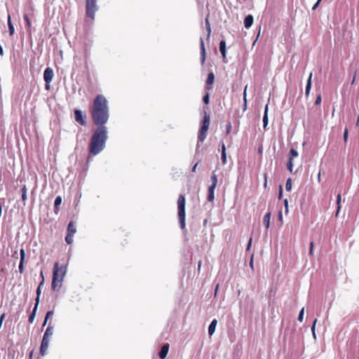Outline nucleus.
Segmentation results:
<instances>
[{"label": "nucleus", "instance_id": "aec40b11", "mask_svg": "<svg viewBox=\"0 0 359 359\" xmlns=\"http://www.w3.org/2000/svg\"><path fill=\"white\" fill-rule=\"evenodd\" d=\"M268 110H269V106L268 104H266L265 106V109H264V116H263V123H264V128L266 129L267 125H268V121H269V119H268Z\"/></svg>", "mask_w": 359, "mask_h": 359}, {"label": "nucleus", "instance_id": "a19ab883", "mask_svg": "<svg viewBox=\"0 0 359 359\" xmlns=\"http://www.w3.org/2000/svg\"><path fill=\"white\" fill-rule=\"evenodd\" d=\"M24 262L20 261L19 264V271L20 273H22L24 272Z\"/></svg>", "mask_w": 359, "mask_h": 359}, {"label": "nucleus", "instance_id": "603ef678", "mask_svg": "<svg viewBox=\"0 0 359 359\" xmlns=\"http://www.w3.org/2000/svg\"><path fill=\"white\" fill-rule=\"evenodd\" d=\"M282 194H283V187L281 185H280V187H279V198H280L282 197Z\"/></svg>", "mask_w": 359, "mask_h": 359}, {"label": "nucleus", "instance_id": "473e14b6", "mask_svg": "<svg viewBox=\"0 0 359 359\" xmlns=\"http://www.w3.org/2000/svg\"><path fill=\"white\" fill-rule=\"evenodd\" d=\"M73 236L74 234L67 233L65 237V241L67 244H72L73 242Z\"/></svg>", "mask_w": 359, "mask_h": 359}, {"label": "nucleus", "instance_id": "a878e982", "mask_svg": "<svg viewBox=\"0 0 359 359\" xmlns=\"http://www.w3.org/2000/svg\"><path fill=\"white\" fill-rule=\"evenodd\" d=\"M53 314H54V311H48L46 313V317H45V320H44V322L43 323V327L46 325V323L48 321V320L52 318Z\"/></svg>", "mask_w": 359, "mask_h": 359}, {"label": "nucleus", "instance_id": "79ce46f5", "mask_svg": "<svg viewBox=\"0 0 359 359\" xmlns=\"http://www.w3.org/2000/svg\"><path fill=\"white\" fill-rule=\"evenodd\" d=\"M41 277V283H39L38 287L41 289V287H42V285H43L44 283V277H43V271H41V274H40Z\"/></svg>", "mask_w": 359, "mask_h": 359}, {"label": "nucleus", "instance_id": "052dcab7", "mask_svg": "<svg viewBox=\"0 0 359 359\" xmlns=\"http://www.w3.org/2000/svg\"><path fill=\"white\" fill-rule=\"evenodd\" d=\"M201 266V261H199L198 264V269H200Z\"/></svg>", "mask_w": 359, "mask_h": 359}, {"label": "nucleus", "instance_id": "8fccbe9b", "mask_svg": "<svg viewBox=\"0 0 359 359\" xmlns=\"http://www.w3.org/2000/svg\"><path fill=\"white\" fill-rule=\"evenodd\" d=\"M21 191H22V194H27V189L26 185H23Z\"/></svg>", "mask_w": 359, "mask_h": 359}, {"label": "nucleus", "instance_id": "0eeeda50", "mask_svg": "<svg viewBox=\"0 0 359 359\" xmlns=\"http://www.w3.org/2000/svg\"><path fill=\"white\" fill-rule=\"evenodd\" d=\"M211 182H212V184L208 187V197H207L208 201L210 202L213 201L215 199L214 193H215V189L217 184V176L215 172H212V175L211 176Z\"/></svg>", "mask_w": 359, "mask_h": 359}, {"label": "nucleus", "instance_id": "58836bf2", "mask_svg": "<svg viewBox=\"0 0 359 359\" xmlns=\"http://www.w3.org/2000/svg\"><path fill=\"white\" fill-rule=\"evenodd\" d=\"M203 102L205 104H208L210 102L209 93H207L206 95L203 97Z\"/></svg>", "mask_w": 359, "mask_h": 359}, {"label": "nucleus", "instance_id": "ddd939ff", "mask_svg": "<svg viewBox=\"0 0 359 359\" xmlns=\"http://www.w3.org/2000/svg\"><path fill=\"white\" fill-rule=\"evenodd\" d=\"M54 328L51 325V322L49 323L48 327L46 328L45 333L43 334V337L45 339H50L51 336L53 334Z\"/></svg>", "mask_w": 359, "mask_h": 359}, {"label": "nucleus", "instance_id": "6e6d98bb", "mask_svg": "<svg viewBox=\"0 0 359 359\" xmlns=\"http://www.w3.org/2000/svg\"><path fill=\"white\" fill-rule=\"evenodd\" d=\"M5 316H6V314L5 313H3L1 316V318H0V323H2L4 318H5Z\"/></svg>", "mask_w": 359, "mask_h": 359}, {"label": "nucleus", "instance_id": "f257e3e1", "mask_svg": "<svg viewBox=\"0 0 359 359\" xmlns=\"http://www.w3.org/2000/svg\"><path fill=\"white\" fill-rule=\"evenodd\" d=\"M89 111L93 123L99 127L104 126L109 120L108 102L103 95H97L93 100Z\"/></svg>", "mask_w": 359, "mask_h": 359}, {"label": "nucleus", "instance_id": "f3484780", "mask_svg": "<svg viewBox=\"0 0 359 359\" xmlns=\"http://www.w3.org/2000/svg\"><path fill=\"white\" fill-rule=\"evenodd\" d=\"M62 197L60 196H58L55 198V202H54V210H55V212L57 214V212L59 211V206L60 205V204L62 203Z\"/></svg>", "mask_w": 359, "mask_h": 359}, {"label": "nucleus", "instance_id": "69168bd1", "mask_svg": "<svg viewBox=\"0 0 359 359\" xmlns=\"http://www.w3.org/2000/svg\"><path fill=\"white\" fill-rule=\"evenodd\" d=\"M318 181H320V172H319V174H318Z\"/></svg>", "mask_w": 359, "mask_h": 359}, {"label": "nucleus", "instance_id": "9b49d317", "mask_svg": "<svg viewBox=\"0 0 359 359\" xmlns=\"http://www.w3.org/2000/svg\"><path fill=\"white\" fill-rule=\"evenodd\" d=\"M168 351H169V344H165L163 345L161 351L158 353L159 358L161 359L165 358L168 355Z\"/></svg>", "mask_w": 359, "mask_h": 359}, {"label": "nucleus", "instance_id": "2eb2a0df", "mask_svg": "<svg viewBox=\"0 0 359 359\" xmlns=\"http://www.w3.org/2000/svg\"><path fill=\"white\" fill-rule=\"evenodd\" d=\"M311 79H312V73H310L309 76L307 80V83L306 86L305 95L306 97H309L311 88Z\"/></svg>", "mask_w": 359, "mask_h": 359}, {"label": "nucleus", "instance_id": "c756f323", "mask_svg": "<svg viewBox=\"0 0 359 359\" xmlns=\"http://www.w3.org/2000/svg\"><path fill=\"white\" fill-rule=\"evenodd\" d=\"M205 26H206V29L208 31V37H209L210 35V33H211V27H210V22L208 20V16L205 19Z\"/></svg>", "mask_w": 359, "mask_h": 359}, {"label": "nucleus", "instance_id": "e2e57ef3", "mask_svg": "<svg viewBox=\"0 0 359 359\" xmlns=\"http://www.w3.org/2000/svg\"><path fill=\"white\" fill-rule=\"evenodd\" d=\"M355 76H356V74H355L353 79V81L351 82L352 84L355 82Z\"/></svg>", "mask_w": 359, "mask_h": 359}, {"label": "nucleus", "instance_id": "0e129e2a", "mask_svg": "<svg viewBox=\"0 0 359 359\" xmlns=\"http://www.w3.org/2000/svg\"><path fill=\"white\" fill-rule=\"evenodd\" d=\"M358 125H359V116H358L357 123H356V126H358Z\"/></svg>", "mask_w": 359, "mask_h": 359}, {"label": "nucleus", "instance_id": "4468645a", "mask_svg": "<svg viewBox=\"0 0 359 359\" xmlns=\"http://www.w3.org/2000/svg\"><path fill=\"white\" fill-rule=\"evenodd\" d=\"M253 23V16L252 15H247L244 19V25L245 28H250Z\"/></svg>", "mask_w": 359, "mask_h": 359}, {"label": "nucleus", "instance_id": "4be33fe9", "mask_svg": "<svg viewBox=\"0 0 359 359\" xmlns=\"http://www.w3.org/2000/svg\"><path fill=\"white\" fill-rule=\"evenodd\" d=\"M8 31H9V34L11 36H13L14 34V32H15V29H14V26L11 22V15H8Z\"/></svg>", "mask_w": 359, "mask_h": 359}, {"label": "nucleus", "instance_id": "423d86ee", "mask_svg": "<svg viewBox=\"0 0 359 359\" xmlns=\"http://www.w3.org/2000/svg\"><path fill=\"white\" fill-rule=\"evenodd\" d=\"M98 10L96 0H86V15L91 20L95 19V12Z\"/></svg>", "mask_w": 359, "mask_h": 359}, {"label": "nucleus", "instance_id": "4c0bfd02", "mask_svg": "<svg viewBox=\"0 0 359 359\" xmlns=\"http://www.w3.org/2000/svg\"><path fill=\"white\" fill-rule=\"evenodd\" d=\"M348 128H345L344 133V142L346 143L348 141Z\"/></svg>", "mask_w": 359, "mask_h": 359}, {"label": "nucleus", "instance_id": "20e7f679", "mask_svg": "<svg viewBox=\"0 0 359 359\" xmlns=\"http://www.w3.org/2000/svg\"><path fill=\"white\" fill-rule=\"evenodd\" d=\"M185 203L186 200L184 195L180 194L177 200L178 217L180 227L184 229L185 228Z\"/></svg>", "mask_w": 359, "mask_h": 359}, {"label": "nucleus", "instance_id": "a18cd8bd", "mask_svg": "<svg viewBox=\"0 0 359 359\" xmlns=\"http://www.w3.org/2000/svg\"><path fill=\"white\" fill-rule=\"evenodd\" d=\"M246 89H247V86H245V90H244V93H243V100H244V104H245V106H246V104H247V99H246Z\"/></svg>", "mask_w": 359, "mask_h": 359}, {"label": "nucleus", "instance_id": "39448f33", "mask_svg": "<svg viewBox=\"0 0 359 359\" xmlns=\"http://www.w3.org/2000/svg\"><path fill=\"white\" fill-rule=\"evenodd\" d=\"M210 115L205 112L203 120L201 121V126L198 133V142L201 143L204 142L207 136V132L210 126Z\"/></svg>", "mask_w": 359, "mask_h": 359}, {"label": "nucleus", "instance_id": "c85d7f7f", "mask_svg": "<svg viewBox=\"0 0 359 359\" xmlns=\"http://www.w3.org/2000/svg\"><path fill=\"white\" fill-rule=\"evenodd\" d=\"M41 292V289L37 287V289H36V297L35 299V305H36V306H39V299H40Z\"/></svg>", "mask_w": 359, "mask_h": 359}, {"label": "nucleus", "instance_id": "37998d69", "mask_svg": "<svg viewBox=\"0 0 359 359\" xmlns=\"http://www.w3.org/2000/svg\"><path fill=\"white\" fill-rule=\"evenodd\" d=\"M313 246H314L313 242L311 241L310 243V248H309V255H313Z\"/></svg>", "mask_w": 359, "mask_h": 359}, {"label": "nucleus", "instance_id": "7ed1b4c3", "mask_svg": "<svg viewBox=\"0 0 359 359\" xmlns=\"http://www.w3.org/2000/svg\"><path fill=\"white\" fill-rule=\"evenodd\" d=\"M67 272V266H59L58 262H55L53 267V280L51 283L52 289L58 291L61 286L63 278Z\"/></svg>", "mask_w": 359, "mask_h": 359}, {"label": "nucleus", "instance_id": "5fc2aeb1", "mask_svg": "<svg viewBox=\"0 0 359 359\" xmlns=\"http://www.w3.org/2000/svg\"><path fill=\"white\" fill-rule=\"evenodd\" d=\"M321 0H318V1L314 4V6H313V10H315L317 8V7L319 5V3Z\"/></svg>", "mask_w": 359, "mask_h": 359}, {"label": "nucleus", "instance_id": "4d7b16f0", "mask_svg": "<svg viewBox=\"0 0 359 359\" xmlns=\"http://www.w3.org/2000/svg\"><path fill=\"white\" fill-rule=\"evenodd\" d=\"M198 163H196V164L194 165V167L192 168V170H191V171H192V172H196V167H197V165H198Z\"/></svg>", "mask_w": 359, "mask_h": 359}, {"label": "nucleus", "instance_id": "e433bc0d", "mask_svg": "<svg viewBox=\"0 0 359 359\" xmlns=\"http://www.w3.org/2000/svg\"><path fill=\"white\" fill-rule=\"evenodd\" d=\"M304 308H302L299 313V316H298V320L300 321V322H302L303 321V318H304Z\"/></svg>", "mask_w": 359, "mask_h": 359}, {"label": "nucleus", "instance_id": "412c9836", "mask_svg": "<svg viewBox=\"0 0 359 359\" xmlns=\"http://www.w3.org/2000/svg\"><path fill=\"white\" fill-rule=\"evenodd\" d=\"M76 232V229L74 222L71 221L67 226V233L74 234Z\"/></svg>", "mask_w": 359, "mask_h": 359}, {"label": "nucleus", "instance_id": "6e6552de", "mask_svg": "<svg viewBox=\"0 0 359 359\" xmlns=\"http://www.w3.org/2000/svg\"><path fill=\"white\" fill-rule=\"evenodd\" d=\"M53 75H54L53 71L50 67H47L44 70L43 79L46 82V89L47 90H50V83L52 81Z\"/></svg>", "mask_w": 359, "mask_h": 359}, {"label": "nucleus", "instance_id": "7c9ffc66", "mask_svg": "<svg viewBox=\"0 0 359 359\" xmlns=\"http://www.w3.org/2000/svg\"><path fill=\"white\" fill-rule=\"evenodd\" d=\"M287 170L292 172L293 170V158H289V161L287 163Z\"/></svg>", "mask_w": 359, "mask_h": 359}, {"label": "nucleus", "instance_id": "cd10ccee", "mask_svg": "<svg viewBox=\"0 0 359 359\" xmlns=\"http://www.w3.org/2000/svg\"><path fill=\"white\" fill-rule=\"evenodd\" d=\"M299 155L297 151H296L294 149H291L289 152V158H293L297 157Z\"/></svg>", "mask_w": 359, "mask_h": 359}, {"label": "nucleus", "instance_id": "f03ea898", "mask_svg": "<svg viewBox=\"0 0 359 359\" xmlns=\"http://www.w3.org/2000/svg\"><path fill=\"white\" fill-rule=\"evenodd\" d=\"M107 133V128L105 126H98L93 132L88 144L90 154L97 155L104 149L108 139Z\"/></svg>", "mask_w": 359, "mask_h": 359}, {"label": "nucleus", "instance_id": "5701e85b", "mask_svg": "<svg viewBox=\"0 0 359 359\" xmlns=\"http://www.w3.org/2000/svg\"><path fill=\"white\" fill-rule=\"evenodd\" d=\"M221 158L223 164H226V147L224 143L222 144V155Z\"/></svg>", "mask_w": 359, "mask_h": 359}, {"label": "nucleus", "instance_id": "3c124183", "mask_svg": "<svg viewBox=\"0 0 359 359\" xmlns=\"http://www.w3.org/2000/svg\"><path fill=\"white\" fill-rule=\"evenodd\" d=\"M251 245H252V238H250L249 242L248 243L247 250H250V249L251 248Z\"/></svg>", "mask_w": 359, "mask_h": 359}, {"label": "nucleus", "instance_id": "680f3d73", "mask_svg": "<svg viewBox=\"0 0 359 359\" xmlns=\"http://www.w3.org/2000/svg\"><path fill=\"white\" fill-rule=\"evenodd\" d=\"M285 205L286 209H287V200H285Z\"/></svg>", "mask_w": 359, "mask_h": 359}, {"label": "nucleus", "instance_id": "f704fd0d", "mask_svg": "<svg viewBox=\"0 0 359 359\" xmlns=\"http://www.w3.org/2000/svg\"><path fill=\"white\" fill-rule=\"evenodd\" d=\"M232 126L231 122H229L226 126V134L229 135L231 132Z\"/></svg>", "mask_w": 359, "mask_h": 359}, {"label": "nucleus", "instance_id": "1a4fd4ad", "mask_svg": "<svg viewBox=\"0 0 359 359\" xmlns=\"http://www.w3.org/2000/svg\"><path fill=\"white\" fill-rule=\"evenodd\" d=\"M86 115H83L80 109L74 110V118L77 123H80L81 126H86Z\"/></svg>", "mask_w": 359, "mask_h": 359}, {"label": "nucleus", "instance_id": "2f4dec72", "mask_svg": "<svg viewBox=\"0 0 359 359\" xmlns=\"http://www.w3.org/2000/svg\"><path fill=\"white\" fill-rule=\"evenodd\" d=\"M285 189L287 191H290L292 189V180L291 178H288L286 181L285 184Z\"/></svg>", "mask_w": 359, "mask_h": 359}, {"label": "nucleus", "instance_id": "09e8293b", "mask_svg": "<svg viewBox=\"0 0 359 359\" xmlns=\"http://www.w3.org/2000/svg\"><path fill=\"white\" fill-rule=\"evenodd\" d=\"M264 187H266V185H267V174L266 173H264Z\"/></svg>", "mask_w": 359, "mask_h": 359}, {"label": "nucleus", "instance_id": "9d476101", "mask_svg": "<svg viewBox=\"0 0 359 359\" xmlns=\"http://www.w3.org/2000/svg\"><path fill=\"white\" fill-rule=\"evenodd\" d=\"M49 341L50 339L43 337L40 346V354L41 355H45L46 354V351L49 346Z\"/></svg>", "mask_w": 359, "mask_h": 359}, {"label": "nucleus", "instance_id": "dca6fc26", "mask_svg": "<svg viewBox=\"0 0 359 359\" xmlns=\"http://www.w3.org/2000/svg\"><path fill=\"white\" fill-rule=\"evenodd\" d=\"M201 62L202 63H204L205 60V45L203 42V39L201 38Z\"/></svg>", "mask_w": 359, "mask_h": 359}, {"label": "nucleus", "instance_id": "864d4df0", "mask_svg": "<svg viewBox=\"0 0 359 359\" xmlns=\"http://www.w3.org/2000/svg\"><path fill=\"white\" fill-rule=\"evenodd\" d=\"M22 200L25 203L27 200V194H22Z\"/></svg>", "mask_w": 359, "mask_h": 359}, {"label": "nucleus", "instance_id": "13d9d810", "mask_svg": "<svg viewBox=\"0 0 359 359\" xmlns=\"http://www.w3.org/2000/svg\"><path fill=\"white\" fill-rule=\"evenodd\" d=\"M219 286V284H217V285H216L215 290V296L217 295V292H218Z\"/></svg>", "mask_w": 359, "mask_h": 359}, {"label": "nucleus", "instance_id": "c03bdc74", "mask_svg": "<svg viewBox=\"0 0 359 359\" xmlns=\"http://www.w3.org/2000/svg\"><path fill=\"white\" fill-rule=\"evenodd\" d=\"M321 101H322L321 95H318L316 99L315 104L316 105L320 104L321 103Z\"/></svg>", "mask_w": 359, "mask_h": 359}, {"label": "nucleus", "instance_id": "f8f14e48", "mask_svg": "<svg viewBox=\"0 0 359 359\" xmlns=\"http://www.w3.org/2000/svg\"><path fill=\"white\" fill-rule=\"evenodd\" d=\"M215 81V75L212 72H210L208 75V78L206 80V89L210 90L212 88V85L213 84Z\"/></svg>", "mask_w": 359, "mask_h": 359}, {"label": "nucleus", "instance_id": "bb28decb", "mask_svg": "<svg viewBox=\"0 0 359 359\" xmlns=\"http://www.w3.org/2000/svg\"><path fill=\"white\" fill-rule=\"evenodd\" d=\"M341 194H339L337 195V212H336V214H335V216L337 217L339 213V211L341 210Z\"/></svg>", "mask_w": 359, "mask_h": 359}, {"label": "nucleus", "instance_id": "72a5a7b5", "mask_svg": "<svg viewBox=\"0 0 359 359\" xmlns=\"http://www.w3.org/2000/svg\"><path fill=\"white\" fill-rule=\"evenodd\" d=\"M24 19L26 22L27 26L30 28L32 27L31 21L27 14L24 15Z\"/></svg>", "mask_w": 359, "mask_h": 359}, {"label": "nucleus", "instance_id": "49530a36", "mask_svg": "<svg viewBox=\"0 0 359 359\" xmlns=\"http://www.w3.org/2000/svg\"><path fill=\"white\" fill-rule=\"evenodd\" d=\"M250 268L254 270V265H253V255L251 256L250 262Z\"/></svg>", "mask_w": 359, "mask_h": 359}, {"label": "nucleus", "instance_id": "de8ad7c7", "mask_svg": "<svg viewBox=\"0 0 359 359\" xmlns=\"http://www.w3.org/2000/svg\"><path fill=\"white\" fill-rule=\"evenodd\" d=\"M278 220L282 223L283 222V214L282 212L280 210L278 212Z\"/></svg>", "mask_w": 359, "mask_h": 359}, {"label": "nucleus", "instance_id": "c9c22d12", "mask_svg": "<svg viewBox=\"0 0 359 359\" xmlns=\"http://www.w3.org/2000/svg\"><path fill=\"white\" fill-rule=\"evenodd\" d=\"M316 322H317V319H315L314 321H313V323L312 325V327H311V332H312V334H313V337L316 339V332H315V328H316Z\"/></svg>", "mask_w": 359, "mask_h": 359}, {"label": "nucleus", "instance_id": "6ab92c4d", "mask_svg": "<svg viewBox=\"0 0 359 359\" xmlns=\"http://www.w3.org/2000/svg\"><path fill=\"white\" fill-rule=\"evenodd\" d=\"M271 212H267L263 218V223L266 229H269L270 226Z\"/></svg>", "mask_w": 359, "mask_h": 359}, {"label": "nucleus", "instance_id": "a211bd4d", "mask_svg": "<svg viewBox=\"0 0 359 359\" xmlns=\"http://www.w3.org/2000/svg\"><path fill=\"white\" fill-rule=\"evenodd\" d=\"M217 324V320L216 319H214L212 320L210 325L208 327V334L211 336L213 334V333L215 331V328Z\"/></svg>", "mask_w": 359, "mask_h": 359}, {"label": "nucleus", "instance_id": "393cba45", "mask_svg": "<svg viewBox=\"0 0 359 359\" xmlns=\"http://www.w3.org/2000/svg\"><path fill=\"white\" fill-rule=\"evenodd\" d=\"M37 308H38V306L34 305L32 312L31 313V314L29 315V318H28V321L29 323H32L34 322L35 316H36Z\"/></svg>", "mask_w": 359, "mask_h": 359}, {"label": "nucleus", "instance_id": "bf43d9fd", "mask_svg": "<svg viewBox=\"0 0 359 359\" xmlns=\"http://www.w3.org/2000/svg\"><path fill=\"white\" fill-rule=\"evenodd\" d=\"M4 55V50H3V48L1 47V46L0 45V55Z\"/></svg>", "mask_w": 359, "mask_h": 359}, {"label": "nucleus", "instance_id": "b1692460", "mask_svg": "<svg viewBox=\"0 0 359 359\" xmlns=\"http://www.w3.org/2000/svg\"><path fill=\"white\" fill-rule=\"evenodd\" d=\"M219 50L224 57H226V42L222 40L219 43Z\"/></svg>", "mask_w": 359, "mask_h": 359}, {"label": "nucleus", "instance_id": "ea45409f", "mask_svg": "<svg viewBox=\"0 0 359 359\" xmlns=\"http://www.w3.org/2000/svg\"><path fill=\"white\" fill-rule=\"evenodd\" d=\"M20 261L24 262V261H25V250L22 248V249L20 250Z\"/></svg>", "mask_w": 359, "mask_h": 359}]
</instances>
